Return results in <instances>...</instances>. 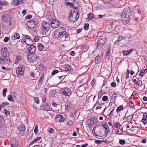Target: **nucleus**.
Listing matches in <instances>:
<instances>
[{"mask_svg":"<svg viewBox=\"0 0 147 147\" xmlns=\"http://www.w3.org/2000/svg\"><path fill=\"white\" fill-rule=\"evenodd\" d=\"M22 40H23L22 41L25 42L26 44L28 45H30L33 42V41L30 37L27 40H25L24 39Z\"/></svg>","mask_w":147,"mask_h":147,"instance_id":"nucleus-15","label":"nucleus"},{"mask_svg":"<svg viewBox=\"0 0 147 147\" xmlns=\"http://www.w3.org/2000/svg\"><path fill=\"white\" fill-rule=\"evenodd\" d=\"M59 29V32L56 31L54 34V36L57 38L59 37L61 35H63L65 33V30L64 28L62 27Z\"/></svg>","mask_w":147,"mask_h":147,"instance_id":"nucleus-7","label":"nucleus"},{"mask_svg":"<svg viewBox=\"0 0 147 147\" xmlns=\"http://www.w3.org/2000/svg\"><path fill=\"white\" fill-rule=\"evenodd\" d=\"M147 117V112L144 113H143V117L142 120V121L143 123L144 122V121H146V119Z\"/></svg>","mask_w":147,"mask_h":147,"instance_id":"nucleus-26","label":"nucleus"},{"mask_svg":"<svg viewBox=\"0 0 147 147\" xmlns=\"http://www.w3.org/2000/svg\"><path fill=\"white\" fill-rule=\"evenodd\" d=\"M136 84L137 85V86H141L142 84V83L141 81H138L136 83Z\"/></svg>","mask_w":147,"mask_h":147,"instance_id":"nucleus-42","label":"nucleus"},{"mask_svg":"<svg viewBox=\"0 0 147 147\" xmlns=\"http://www.w3.org/2000/svg\"><path fill=\"white\" fill-rule=\"evenodd\" d=\"M49 132L51 133H53V131H54V130L51 128H50L49 129H48Z\"/></svg>","mask_w":147,"mask_h":147,"instance_id":"nucleus-59","label":"nucleus"},{"mask_svg":"<svg viewBox=\"0 0 147 147\" xmlns=\"http://www.w3.org/2000/svg\"><path fill=\"white\" fill-rule=\"evenodd\" d=\"M42 85L38 84L36 86V90H38V89L40 88V87L42 86Z\"/></svg>","mask_w":147,"mask_h":147,"instance_id":"nucleus-45","label":"nucleus"},{"mask_svg":"<svg viewBox=\"0 0 147 147\" xmlns=\"http://www.w3.org/2000/svg\"><path fill=\"white\" fill-rule=\"evenodd\" d=\"M103 104H100L98 103V105L96 108V109L97 110L98 109H101L102 107V105H103Z\"/></svg>","mask_w":147,"mask_h":147,"instance_id":"nucleus-38","label":"nucleus"},{"mask_svg":"<svg viewBox=\"0 0 147 147\" xmlns=\"http://www.w3.org/2000/svg\"><path fill=\"white\" fill-rule=\"evenodd\" d=\"M20 37L19 34L17 33H15L14 35L11 37V38L14 40L19 39Z\"/></svg>","mask_w":147,"mask_h":147,"instance_id":"nucleus-20","label":"nucleus"},{"mask_svg":"<svg viewBox=\"0 0 147 147\" xmlns=\"http://www.w3.org/2000/svg\"><path fill=\"white\" fill-rule=\"evenodd\" d=\"M123 109V106L122 105H121L117 107L116 109V112L118 113L120 111L122 110Z\"/></svg>","mask_w":147,"mask_h":147,"instance_id":"nucleus-29","label":"nucleus"},{"mask_svg":"<svg viewBox=\"0 0 147 147\" xmlns=\"http://www.w3.org/2000/svg\"><path fill=\"white\" fill-rule=\"evenodd\" d=\"M97 119L95 117L92 118H90L89 120H88V123H89L90 122L92 123L93 124H94V121H95L96 122H97Z\"/></svg>","mask_w":147,"mask_h":147,"instance_id":"nucleus-23","label":"nucleus"},{"mask_svg":"<svg viewBox=\"0 0 147 147\" xmlns=\"http://www.w3.org/2000/svg\"><path fill=\"white\" fill-rule=\"evenodd\" d=\"M51 27L54 29L58 27L59 25V22L53 19H52V21H51Z\"/></svg>","mask_w":147,"mask_h":147,"instance_id":"nucleus-10","label":"nucleus"},{"mask_svg":"<svg viewBox=\"0 0 147 147\" xmlns=\"http://www.w3.org/2000/svg\"><path fill=\"white\" fill-rule=\"evenodd\" d=\"M95 82L96 80L94 79H93L92 80L91 83V84L92 86H94V84L95 83Z\"/></svg>","mask_w":147,"mask_h":147,"instance_id":"nucleus-55","label":"nucleus"},{"mask_svg":"<svg viewBox=\"0 0 147 147\" xmlns=\"http://www.w3.org/2000/svg\"><path fill=\"white\" fill-rule=\"evenodd\" d=\"M92 134H93V135L94 136H98V135H97V134H97L96 133L95 130V129L94 128L92 130Z\"/></svg>","mask_w":147,"mask_h":147,"instance_id":"nucleus-54","label":"nucleus"},{"mask_svg":"<svg viewBox=\"0 0 147 147\" xmlns=\"http://www.w3.org/2000/svg\"><path fill=\"white\" fill-rule=\"evenodd\" d=\"M104 128L105 129V134L103 137H104V138H105L106 136L107 135L106 134H107L108 133H109L110 132V129L108 127H105L104 126Z\"/></svg>","mask_w":147,"mask_h":147,"instance_id":"nucleus-25","label":"nucleus"},{"mask_svg":"<svg viewBox=\"0 0 147 147\" xmlns=\"http://www.w3.org/2000/svg\"><path fill=\"white\" fill-rule=\"evenodd\" d=\"M88 18L87 19L88 20H89L92 19L94 16V15L92 13H90L87 14Z\"/></svg>","mask_w":147,"mask_h":147,"instance_id":"nucleus-21","label":"nucleus"},{"mask_svg":"<svg viewBox=\"0 0 147 147\" xmlns=\"http://www.w3.org/2000/svg\"><path fill=\"white\" fill-rule=\"evenodd\" d=\"M102 141H100L99 140H96L94 141L95 143L97 144H100L102 143Z\"/></svg>","mask_w":147,"mask_h":147,"instance_id":"nucleus-62","label":"nucleus"},{"mask_svg":"<svg viewBox=\"0 0 147 147\" xmlns=\"http://www.w3.org/2000/svg\"><path fill=\"white\" fill-rule=\"evenodd\" d=\"M2 19L5 22L9 23L11 21V18L9 15L5 14L2 16Z\"/></svg>","mask_w":147,"mask_h":147,"instance_id":"nucleus-9","label":"nucleus"},{"mask_svg":"<svg viewBox=\"0 0 147 147\" xmlns=\"http://www.w3.org/2000/svg\"><path fill=\"white\" fill-rule=\"evenodd\" d=\"M9 38L8 37H6L4 39V41L5 42H7L9 40Z\"/></svg>","mask_w":147,"mask_h":147,"instance_id":"nucleus-60","label":"nucleus"},{"mask_svg":"<svg viewBox=\"0 0 147 147\" xmlns=\"http://www.w3.org/2000/svg\"><path fill=\"white\" fill-rule=\"evenodd\" d=\"M1 53L3 57H9V55L7 54V51L5 48H3L1 49Z\"/></svg>","mask_w":147,"mask_h":147,"instance_id":"nucleus-12","label":"nucleus"},{"mask_svg":"<svg viewBox=\"0 0 147 147\" xmlns=\"http://www.w3.org/2000/svg\"><path fill=\"white\" fill-rule=\"evenodd\" d=\"M7 3V2L5 1H4L3 2L0 0V5H5V4H6Z\"/></svg>","mask_w":147,"mask_h":147,"instance_id":"nucleus-47","label":"nucleus"},{"mask_svg":"<svg viewBox=\"0 0 147 147\" xmlns=\"http://www.w3.org/2000/svg\"><path fill=\"white\" fill-rule=\"evenodd\" d=\"M108 97L107 96H105L102 98V100L103 101H106L107 100Z\"/></svg>","mask_w":147,"mask_h":147,"instance_id":"nucleus-48","label":"nucleus"},{"mask_svg":"<svg viewBox=\"0 0 147 147\" xmlns=\"http://www.w3.org/2000/svg\"><path fill=\"white\" fill-rule=\"evenodd\" d=\"M4 113L7 115H8L10 114L9 112L6 109L4 110Z\"/></svg>","mask_w":147,"mask_h":147,"instance_id":"nucleus-56","label":"nucleus"},{"mask_svg":"<svg viewBox=\"0 0 147 147\" xmlns=\"http://www.w3.org/2000/svg\"><path fill=\"white\" fill-rule=\"evenodd\" d=\"M34 132L36 134H37L38 132V126L36 125V127L34 129Z\"/></svg>","mask_w":147,"mask_h":147,"instance_id":"nucleus-41","label":"nucleus"},{"mask_svg":"<svg viewBox=\"0 0 147 147\" xmlns=\"http://www.w3.org/2000/svg\"><path fill=\"white\" fill-rule=\"evenodd\" d=\"M102 126L101 125H96L95 127L94 128L95 129L96 133L97 134V135H98V136H100V134L101 133V127Z\"/></svg>","mask_w":147,"mask_h":147,"instance_id":"nucleus-13","label":"nucleus"},{"mask_svg":"<svg viewBox=\"0 0 147 147\" xmlns=\"http://www.w3.org/2000/svg\"><path fill=\"white\" fill-rule=\"evenodd\" d=\"M119 43L118 45H123L125 44V40L124 39H123V40H120V41H118Z\"/></svg>","mask_w":147,"mask_h":147,"instance_id":"nucleus-33","label":"nucleus"},{"mask_svg":"<svg viewBox=\"0 0 147 147\" xmlns=\"http://www.w3.org/2000/svg\"><path fill=\"white\" fill-rule=\"evenodd\" d=\"M18 129L21 133L23 134L25 131L26 128L24 125H23L19 127Z\"/></svg>","mask_w":147,"mask_h":147,"instance_id":"nucleus-18","label":"nucleus"},{"mask_svg":"<svg viewBox=\"0 0 147 147\" xmlns=\"http://www.w3.org/2000/svg\"><path fill=\"white\" fill-rule=\"evenodd\" d=\"M32 17V16L31 15H27L25 19L26 20L27 19H29L30 18H31Z\"/></svg>","mask_w":147,"mask_h":147,"instance_id":"nucleus-52","label":"nucleus"},{"mask_svg":"<svg viewBox=\"0 0 147 147\" xmlns=\"http://www.w3.org/2000/svg\"><path fill=\"white\" fill-rule=\"evenodd\" d=\"M123 132V129L118 128L116 130L115 133L117 135L121 134Z\"/></svg>","mask_w":147,"mask_h":147,"instance_id":"nucleus-22","label":"nucleus"},{"mask_svg":"<svg viewBox=\"0 0 147 147\" xmlns=\"http://www.w3.org/2000/svg\"><path fill=\"white\" fill-rule=\"evenodd\" d=\"M7 88H4L3 90V96L5 97L6 96V93L7 92Z\"/></svg>","mask_w":147,"mask_h":147,"instance_id":"nucleus-37","label":"nucleus"},{"mask_svg":"<svg viewBox=\"0 0 147 147\" xmlns=\"http://www.w3.org/2000/svg\"><path fill=\"white\" fill-rule=\"evenodd\" d=\"M4 59H2L0 57V63L4 64L8 62L9 60V57H4Z\"/></svg>","mask_w":147,"mask_h":147,"instance_id":"nucleus-16","label":"nucleus"},{"mask_svg":"<svg viewBox=\"0 0 147 147\" xmlns=\"http://www.w3.org/2000/svg\"><path fill=\"white\" fill-rule=\"evenodd\" d=\"M114 125L116 128H118L121 126L119 122H115L114 123Z\"/></svg>","mask_w":147,"mask_h":147,"instance_id":"nucleus-34","label":"nucleus"},{"mask_svg":"<svg viewBox=\"0 0 147 147\" xmlns=\"http://www.w3.org/2000/svg\"><path fill=\"white\" fill-rule=\"evenodd\" d=\"M133 116V115H129V116H128L127 117V120L129 121V120H131L132 119V118Z\"/></svg>","mask_w":147,"mask_h":147,"instance_id":"nucleus-40","label":"nucleus"},{"mask_svg":"<svg viewBox=\"0 0 147 147\" xmlns=\"http://www.w3.org/2000/svg\"><path fill=\"white\" fill-rule=\"evenodd\" d=\"M64 68L65 70L68 72L71 71L72 69H73L72 67L68 65H65L64 66Z\"/></svg>","mask_w":147,"mask_h":147,"instance_id":"nucleus-19","label":"nucleus"},{"mask_svg":"<svg viewBox=\"0 0 147 147\" xmlns=\"http://www.w3.org/2000/svg\"><path fill=\"white\" fill-rule=\"evenodd\" d=\"M38 23V20L36 18H35L28 21L27 24L29 28H33L37 25Z\"/></svg>","mask_w":147,"mask_h":147,"instance_id":"nucleus-2","label":"nucleus"},{"mask_svg":"<svg viewBox=\"0 0 147 147\" xmlns=\"http://www.w3.org/2000/svg\"><path fill=\"white\" fill-rule=\"evenodd\" d=\"M95 63L96 64H98L100 62V58L99 56H97L95 58Z\"/></svg>","mask_w":147,"mask_h":147,"instance_id":"nucleus-31","label":"nucleus"},{"mask_svg":"<svg viewBox=\"0 0 147 147\" xmlns=\"http://www.w3.org/2000/svg\"><path fill=\"white\" fill-rule=\"evenodd\" d=\"M129 105V106L131 107H133L134 106V103L132 102H130Z\"/></svg>","mask_w":147,"mask_h":147,"instance_id":"nucleus-58","label":"nucleus"},{"mask_svg":"<svg viewBox=\"0 0 147 147\" xmlns=\"http://www.w3.org/2000/svg\"><path fill=\"white\" fill-rule=\"evenodd\" d=\"M38 50L40 51L42 50L44 48V46L41 44H39L38 45Z\"/></svg>","mask_w":147,"mask_h":147,"instance_id":"nucleus-30","label":"nucleus"},{"mask_svg":"<svg viewBox=\"0 0 147 147\" xmlns=\"http://www.w3.org/2000/svg\"><path fill=\"white\" fill-rule=\"evenodd\" d=\"M70 90L67 88H64L63 91V93L65 96H69L71 94Z\"/></svg>","mask_w":147,"mask_h":147,"instance_id":"nucleus-11","label":"nucleus"},{"mask_svg":"<svg viewBox=\"0 0 147 147\" xmlns=\"http://www.w3.org/2000/svg\"><path fill=\"white\" fill-rule=\"evenodd\" d=\"M70 105V102H68V103H66L65 104V109H69V106Z\"/></svg>","mask_w":147,"mask_h":147,"instance_id":"nucleus-46","label":"nucleus"},{"mask_svg":"<svg viewBox=\"0 0 147 147\" xmlns=\"http://www.w3.org/2000/svg\"><path fill=\"white\" fill-rule=\"evenodd\" d=\"M105 42V39L104 37L100 36V37L98 40L97 48L99 49L104 44Z\"/></svg>","mask_w":147,"mask_h":147,"instance_id":"nucleus-6","label":"nucleus"},{"mask_svg":"<svg viewBox=\"0 0 147 147\" xmlns=\"http://www.w3.org/2000/svg\"><path fill=\"white\" fill-rule=\"evenodd\" d=\"M42 32H46L49 30L50 25L49 23L45 21L42 23Z\"/></svg>","mask_w":147,"mask_h":147,"instance_id":"nucleus-4","label":"nucleus"},{"mask_svg":"<svg viewBox=\"0 0 147 147\" xmlns=\"http://www.w3.org/2000/svg\"><path fill=\"white\" fill-rule=\"evenodd\" d=\"M88 123V126L89 127H93V125H94V124H93V123H91L90 122Z\"/></svg>","mask_w":147,"mask_h":147,"instance_id":"nucleus-61","label":"nucleus"},{"mask_svg":"<svg viewBox=\"0 0 147 147\" xmlns=\"http://www.w3.org/2000/svg\"><path fill=\"white\" fill-rule=\"evenodd\" d=\"M110 48H109V50L107 51L105 55V57H107L109 55L110 53Z\"/></svg>","mask_w":147,"mask_h":147,"instance_id":"nucleus-57","label":"nucleus"},{"mask_svg":"<svg viewBox=\"0 0 147 147\" xmlns=\"http://www.w3.org/2000/svg\"><path fill=\"white\" fill-rule=\"evenodd\" d=\"M47 104L45 103L43 105H41L40 107L41 109H46V107H47Z\"/></svg>","mask_w":147,"mask_h":147,"instance_id":"nucleus-43","label":"nucleus"},{"mask_svg":"<svg viewBox=\"0 0 147 147\" xmlns=\"http://www.w3.org/2000/svg\"><path fill=\"white\" fill-rule=\"evenodd\" d=\"M41 139V137H39L36 138L35 139H34L33 141L32 142L29 144V145L31 146L34 142L40 140Z\"/></svg>","mask_w":147,"mask_h":147,"instance_id":"nucleus-27","label":"nucleus"},{"mask_svg":"<svg viewBox=\"0 0 147 147\" xmlns=\"http://www.w3.org/2000/svg\"><path fill=\"white\" fill-rule=\"evenodd\" d=\"M43 80V76H42L40 78L39 80V81L38 82V84H40L42 85Z\"/></svg>","mask_w":147,"mask_h":147,"instance_id":"nucleus-36","label":"nucleus"},{"mask_svg":"<svg viewBox=\"0 0 147 147\" xmlns=\"http://www.w3.org/2000/svg\"><path fill=\"white\" fill-rule=\"evenodd\" d=\"M23 2L22 0H14L13 1V4L17 6L21 4Z\"/></svg>","mask_w":147,"mask_h":147,"instance_id":"nucleus-17","label":"nucleus"},{"mask_svg":"<svg viewBox=\"0 0 147 147\" xmlns=\"http://www.w3.org/2000/svg\"><path fill=\"white\" fill-rule=\"evenodd\" d=\"M21 58L20 56H17L16 57V59L17 61L18 62L19 61L21 60Z\"/></svg>","mask_w":147,"mask_h":147,"instance_id":"nucleus-63","label":"nucleus"},{"mask_svg":"<svg viewBox=\"0 0 147 147\" xmlns=\"http://www.w3.org/2000/svg\"><path fill=\"white\" fill-rule=\"evenodd\" d=\"M147 72V69L142 70L139 74L140 76L142 77H143L144 76V74H145Z\"/></svg>","mask_w":147,"mask_h":147,"instance_id":"nucleus-24","label":"nucleus"},{"mask_svg":"<svg viewBox=\"0 0 147 147\" xmlns=\"http://www.w3.org/2000/svg\"><path fill=\"white\" fill-rule=\"evenodd\" d=\"M40 58L38 56H37L36 55L34 54L33 55H30L28 56L27 59L28 61L30 63H34Z\"/></svg>","mask_w":147,"mask_h":147,"instance_id":"nucleus-5","label":"nucleus"},{"mask_svg":"<svg viewBox=\"0 0 147 147\" xmlns=\"http://www.w3.org/2000/svg\"><path fill=\"white\" fill-rule=\"evenodd\" d=\"M24 67L23 65H20L17 69L16 73L18 76H20L24 74Z\"/></svg>","mask_w":147,"mask_h":147,"instance_id":"nucleus-8","label":"nucleus"},{"mask_svg":"<svg viewBox=\"0 0 147 147\" xmlns=\"http://www.w3.org/2000/svg\"><path fill=\"white\" fill-rule=\"evenodd\" d=\"M34 100L35 102H36L37 104L39 103V100L38 97H34Z\"/></svg>","mask_w":147,"mask_h":147,"instance_id":"nucleus-50","label":"nucleus"},{"mask_svg":"<svg viewBox=\"0 0 147 147\" xmlns=\"http://www.w3.org/2000/svg\"><path fill=\"white\" fill-rule=\"evenodd\" d=\"M55 92V90H52L50 93V96L53 97L54 96Z\"/></svg>","mask_w":147,"mask_h":147,"instance_id":"nucleus-32","label":"nucleus"},{"mask_svg":"<svg viewBox=\"0 0 147 147\" xmlns=\"http://www.w3.org/2000/svg\"><path fill=\"white\" fill-rule=\"evenodd\" d=\"M11 145L12 147H16L18 145V143L16 141H13L11 142Z\"/></svg>","mask_w":147,"mask_h":147,"instance_id":"nucleus-28","label":"nucleus"},{"mask_svg":"<svg viewBox=\"0 0 147 147\" xmlns=\"http://www.w3.org/2000/svg\"><path fill=\"white\" fill-rule=\"evenodd\" d=\"M89 25L87 23L84 24V28L85 30H87L88 29Z\"/></svg>","mask_w":147,"mask_h":147,"instance_id":"nucleus-39","label":"nucleus"},{"mask_svg":"<svg viewBox=\"0 0 147 147\" xmlns=\"http://www.w3.org/2000/svg\"><path fill=\"white\" fill-rule=\"evenodd\" d=\"M79 13L76 11L71 12L69 16L70 20L72 22L77 21L79 18Z\"/></svg>","mask_w":147,"mask_h":147,"instance_id":"nucleus-3","label":"nucleus"},{"mask_svg":"<svg viewBox=\"0 0 147 147\" xmlns=\"http://www.w3.org/2000/svg\"><path fill=\"white\" fill-rule=\"evenodd\" d=\"M127 52H128V51H123L122 52V53L123 55H128V54Z\"/></svg>","mask_w":147,"mask_h":147,"instance_id":"nucleus-53","label":"nucleus"},{"mask_svg":"<svg viewBox=\"0 0 147 147\" xmlns=\"http://www.w3.org/2000/svg\"><path fill=\"white\" fill-rule=\"evenodd\" d=\"M125 142V140H120L119 143L121 145L124 144Z\"/></svg>","mask_w":147,"mask_h":147,"instance_id":"nucleus-49","label":"nucleus"},{"mask_svg":"<svg viewBox=\"0 0 147 147\" xmlns=\"http://www.w3.org/2000/svg\"><path fill=\"white\" fill-rule=\"evenodd\" d=\"M23 37L25 38L26 39V40L28 39L29 38H30V37L28 36V35H23Z\"/></svg>","mask_w":147,"mask_h":147,"instance_id":"nucleus-64","label":"nucleus"},{"mask_svg":"<svg viewBox=\"0 0 147 147\" xmlns=\"http://www.w3.org/2000/svg\"><path fill=\"white\" fill-rule=\"evenodd\" d=\"M8 100L9 101L14 102L13 98L12 97L11 95H9L8 96Z\"/></svg>","mask_w":147,"mask_h":147,"instance_id":"nucleus-35","label":"nucleus"},{"mask_svg":"<svg viewBox=\"0 0 147 147\" xmlns=\"http://www.w3.org/2000/svg\"><path fill=\"white\" fill-rule=\"evenodd\" d=\"M65 4L66 5H69L70 6H71L72 7L74 6V4H73L72 3H70V2H67V3H65Z\"/></svg>","mask_w":147,"mask_h":147,"instance_id":"nucleus-51","label":"nucleus"},{"mask_svg":"<svg viewBox=\"0 0 147 147\" xmlns=\"http://www.w3.org/2000/svg\"><path fill=\"white\" fill-rule=\"evenodd\" d=\"M30 46V47H29L28 48L29 53H34L36 50V47L32 45H31Z\"/></svg>","mask_w":147,"mask_h":147,"instance_id":"nucleus-14","label":"nucleus"},{"mask_svg":"<svg viewBox=\"0 0 147 147\" xmlns=\"http://www.w3.org/2000/svg\"><path fill=\"white\" fill-rule=\"evenodd\" d=\"M59 72L58 71L57 69L54 70L52 72L51 74L52 75H54L55 74Z\"/></svg>","mask_w":147,"mask_h":147,"instance_id":"nucleus-44","label":"nucleus"},{"mask_svg":"<svg viewBox=\"0 0 147 147\" xmlns=\"http://www.w3.org/2000/svg\"><path fill=\"white\" fill-rule=\"evenodd\" d=\"M124 12H123L121 14L122 20L125 24L127 23L129 21V16L130 15V9L129 8L126 9L125 8Z\"/></svg>","mask_w":147,"mask_h":147,"instance_id":"nucleus-1","label":"nucleus"}]
</instances>
